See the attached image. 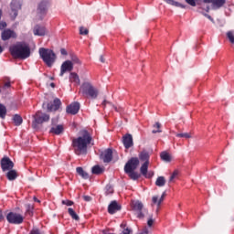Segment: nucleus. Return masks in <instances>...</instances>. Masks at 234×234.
<instances>
[{
    "label": "nucleus",
    "mask_w": 234,
    "mask_h": 234,
    "mask_svg": "<svg viewBox=\"0 0 234 234\" xmlns=\"http://www.w3.org/2000/svg\"><path fill=\"white\" fill-rule=\"evenodd\" d=\"M160 156H161V160H163V162H171V160H173V157L167 152H162Z\"/></svg>",
    "instance_id": "cd10ccee"
},
{
    "label": "nucleus",
    "mask_w": 234,
    "mask_h": 234,
    "mask_svg": "<svg viewBox=\"0 0 234 234\" xmlns=\"http://www.w3.org/2000/svg\"><path fill=\"white\" fill-rule=\"evenodd\" d=\"M90 142H92V135L87 130L80 131V135L72 140L74 153L78 155L87 154V147L90 145Z\"/></svg>",
    "instance_id": "f257e3e1"
},
{
    "label": "nucleus",
    "mask_w": 234,
    "mask_h": 234,
    "mask_svg": "<svg viewBox=\"0 0 234 234\" xmlns=\"http://www.w3.org/2000/svg\"><path fill=\"white\" fill-rule=\"evenodd\" d=\"M149 167V161H145L144 165L141 166V174L143 176H145V178H151L153 176V173L147 174V169Z\"/></svg>",
    "instance_id": "aec40b11"
},
{
    "label": "nucleus",
    "mask_w": 234,
    "mask_h": 234,
    "mask_svg": "<svg viewBox=\"0 0 234 234\" xmlns=\"http://www.w3.org/2000/svg\"><path fill=\"white\" fill-rule=\"evenodd\" d=\"M6 218L9 224H23V220L25 219L21 214L16 212L8 213Z\"/></svg>",
    "instance_id": "20e7f679"
},
{
    "label": "nucleus",
    "mask_w": 234,
    "mask_h": 234,
    "mask_svg": "<svg viewBox=\"0 0 234 234\" xmlns=\"http://www.w3.org/2000/svg\"><path fill=\"white\" fill-rule=\"evenodd\" d=\"M102 105H103L104 107H106V105H110V107H113L115 111H118V108H117L116 106L112 105V103H111V102H109V101H104L102 102Z\"/></svg>",
    "instance_id": "a18cd8bd"
},
{
    "label": "nucleus",
    "mask_w": 234,
    "mask_h": 234,
    "mask_svg": "<svg viewBox=\"0 0 234 234\" xmlns=\"http://www.w3.org/2000/svg\"><path fill=\"white\" fill-rule=\"evenodd\" d=\"M176 136L177 138H186V140L189 138H193V134L191 133H176Z\"/></svg>",
    "instance_id": "f704fd0d"
},
{
    "label": "nucleus",
    "mask_w": 234,
    "mask_h": 234,
    "mask_svg": "<svg viewBox=\"0 0 234 234\" xmlns=\"http://www.w3.org/2000/svg\"><path fill=\"white\" fill-rule=\"evenodd\" d=\"M83 199H84L86 202H90V197H89V196H84V197H83Z\"/></svg>",
    "instance_id": "6e6d98bb"
},
{
    "label": "nucleus",
    "mask_w": 234,
    "mask_h": 234,
    "mask_svg": "<svg viewBox=\"0 0 234 234\" xmlns=\"http://www.w3.org/2000/svg\"><path fill=\"white\" fill-rule=\"evenodd\" d=\"M86 96H90V98H92L93 100H96V98H98V89L94 88H91L88 93L86 94Z\"/></svg>",
    "instance_id": "a878e982"
},
{
    "label": "nucleus",
    "mask_w": 234,
    "mask_h": 234,
    "mask_svg": "<svg viewBox=\"0 0 234 234\" xmlns=\"http://www.w3.org/2000/svg\"><path fill=\"white\" fill-rule=\"evenodd\" d=\"M50 87L54 89V87H56V84H54V82H51Z\"/></svg>",
    "instance_id": "e2e57ef3"
},
{
    "label": "nucleus",
    "mask_w": 234,
    "mask_h": 234,
    "mask_svg": "<svg viewBox=\"0 0 234 234\" xmlns=\"http://www.w3.org/2000/svg\"><path fill=\"white\" fill-rule=\"evenodd\" d=\"M93 87L94 86H92L90 82H84L80 86V92H82L83 94H87L90 91V90L92 89Z\"/></svg>",
    "instance_id": "4be33fe9"
},
{
    "label": "nucleus",
    "mask_w": 234,
    "mask_h": 234,
    "mask_svg": "<svg viewBox=\"0 0 234 234\" xmlns=\"http://www.w3.org/2000/svg\"><path fill=\"white\" fill-rule=\"evenodd\" d=\"M122 234H131V229H124L122 232Z\"/></svg>",
    "instance_id": "864d4df0"
},
{
    "label": "nucleus",
    "mask_w": 234,
    "mask_h": 234,
    "mask_svg": "<svg viewBox=\"0 0 234 234\" xmlns=\"http://www.w3.org/2000/svg\"><path fill=\"white\" fill-rule=\"evenodd\" d=\"M138 165H140V160H138L136 157H133L126 163L124 171H134L138 168Z\"/></svg>",
    "instance_id": "9d476101"
},
{
    "label": "nucleus",
    "mask_w": 234,
    "mask_h": 234,
    "mask_svg": "<svg viewBox=\"0 0 234 234\" xmlns=\"http://www.w3.org/2000/svg\"><path fill=\"white\" fill-rule=\"evenodd\" d=\"M105 193L106 195H112V193H114V188H112V186L111 185L106 186Z\"/></svg>",
    "instance_id": "58836bf2"
},
{
    "label": "nucleus",
    "mask_w": 234,
    "mask_h": 234,
    "mask_svg": "<svg viewBox=\"0 0 234 234\" xmlns=\"http://www.w3.org/2000/svg\"><path fill=\"white\" fill-rule=\"evenodd\" d=\"M34 36H47V28L45 26L37 25L33 29Z\"/></svg>",
    "instance_id": "2eb2a0df"
},
{
    "label": "nucleus",
    "mask_w": 234,
    "mask_h": 234,
    "mask_svg": "<svg viewBox=\"0 0 234 234\" xmlns=\"http://www.w3.org/2000/svg\"><path fill=\"white\" fill-rule=\"evenodd\" d=\"M120 209H122V207L116 201H112L108 207V212L110 215H114V213H116V211H120Z\"/></svg>",
    "instance_id": "dca6fc26"
},
{
    "label": "nucleus",
    "mask_w": 234,
    "mask_h": 234,
    "mask_svg": "<svg viewBox=\"0 0 234 234\" xmlns=\"http://www.w3.org/2000/svg\"><path fill=\"white\" fill-rule=\"evenodd\" d=\"M60 106L61 101L59 99H55L52 104H47L48 111H49V112H52V111H58V109H59Z\"/></svg>",
    "instance_id": "a211bd4d"
},
{
    "label": "nucleus",
    "mask_w": 234,
    "mask_h": 234,
    "mask_svg": "<svg viewBox=\"0 0 234 234\" xmlns=\"http://www.w3.org/2000/svg\"><path fill=\"white\" fill-rule=\"evenodd\" d=\"M2 89L4 90V91L5 89H10V82H5L4 87H2Z\"/></svg>",
    "instance_id": "603ef678"
},
{
    "label": "nucleus",
    "mask_w": 234,
    "mask_h": 234,
    "mask_svg": "<svg viewBox=\"0 0 234 234\" xmlns=\"http://www.w3.org/2000/svg\"><path fill=\"white\" fill-rule=\"evenodd\" d=\"M11 56L17 59H27L30 58V46L27 42H17L9 48Z\"/></svg>",
    "instance_id": "f03ea898"
},
{
    "label": "nucleus",
    "mask_w": 234,
    "mask_h": 234,
    "mask_svg": "<svg viewBox=\"0 0 234 234\" xmlns=\"http://www.w3.org/2000/svg\"><path fill=\"white\" fill-rule=\"evenodd\" d=\"M6 28V22H0V30H5Z\"/></svg>",
    "instance_id": "de8ad7c7"
},
{
    "label": "nucleus",
    "mask_w": 234,
    "mask_h": 234,
    "mask_svg": "<svg viewBox=\"0 0 234 234\" xmlns=\"http://www.w3.org/2000/svg\"><path fill=\"white\" fill-rule=\"evenodd\" d=\"M48 6H50V3H48V1H42L38 4L37 12L39 17L47 14V10H48Z\"/></svg>",
    "instance_id": "f8f14e48"
},
{
    "label": "nucleus",
    "mask_w": 234,
    "mask_h": 234,
    "mask_svg": "<svg viewBox=\"0 0 234 234\" xmlns=\"http://www.w3.org/2000/svg\"><path fill=\"white\" fill-rule=\"evenodd\" d=\"M1 167L3 171H10L14 169V162L8 157H4L1 160Z\"/></svg>",
    "instance_id": "ddd939ff"
},
{
    "label": "nucleus",
    "mask_w": 234,
    "mask_h": 234,
    "mask_svg": "<svg viewBox=\"0 0 234 234\" xmlns=\"http://www.w3.org/2000/svg\"><path fill=\"white\" fill-rule=\"evenodd\" d=\"M197 1L198 0H186V3H187V5L190 6H197Z\"/></svg>",
    "instance_id": "c03bdc74"
},
{
    "label": "nucleus",
    "mask_w": 234,
    "mask_h": 234,
    "mask_svg": "<svg viewBox=\"0 0 234 234\" xmlns=\"http://www.w3.org/2000/svg\"><path fill=\"white\" fill-rule=\"evenodd\" d=\"M155 186H157L158 187H164V186H165V177L159 176L155 181Z\"/></svg>",
    "instance_id": "c756f323"
},
{
    "label": "nucleus",
    "mask_w": 234,
    "mask_h": 234,
    "mask_svg": "<svg viewBox=\"0 0 234 234\" xmlns=\"http://www.w3.org/2000/svg\"><path fill=\"white\" fill-rule=\"evenodd\" d=\"M80 34L81 36H87V34H89V29L81 27H80Z\"/></svg>",
    "instance_id": "37998d69"
},
{
    "label": "nucleus",
    "mask_w": 234,
    "mask_h": 234,
    "mask_svg": "<svg viewBox=\"0 0 234 234\" xmlns=\"http://www.w3.org/2000/svg\"><path fill=\"white\" fill-rule=\"evenodd\" d=\"M165 197V192L163 193V195L160 197V198H163V200H164Z\"/></svg>",
    "instance_id": "680f3d73"
},
{
    "label": "nucleus",
    "mask_w": 234,
    "mask_h": 234,
    "mask_svg": "<svg viewBox=\"0 0 234 234\" xmlns=\"http://www.w3.org/2000/svg\"><path fill=\"white\" fill-rule=\"evenodd\" d=\"M101 158L105 164H109L111 160H112V149H107L101 154Z\"/></svg>",
    "instance_id": "6ab92c4d"
},
{
    "label": "nucleus",
    "mask_w": 234,
    "mask_h": 234,
    "mask_svg": "<svg viewBox=\"0 0 234 234\" xmlns=\"http://www.w3.org/2000/svg\"><path fill=\"white\" fill-rule=\"evenodd\" d=\"M162 202H164L163 197H160L158 196H154L152 197V204H154V206H157V207H159V206H161Z\"/></svg>",
    "instance_id": "bb28decb"
},
{
    "label": "nucleus",
    "mask_w": 234,
    "mask_h": 234,
    "mask_svg": "<svg viewBox=\"0 0 234 234\" xmlns=\"http://www.w3.org/2000/svg\"><path fill=\"white\" fill-rule=\"evenodd\" d=\"M6 116V107L0 103V118L5 119Z\"/></svg>",
    "instance_id": "e433bc0d"
},
{
    "label": "nucleus",
    "mask_w": 234,
    "mask_h": 234,
    "mask_svg": "<svg viewBox=\"0 0 234 234\" xmlns=\"http://www.w3.org/2000/svg\"><path fill=\"white\" fill-rule=\"evenodd\" d=\"M122 144L125 147V149H130V147H133V135L131 134H126L122 137Z\"/></svg>",
    "instance_id": "f3484780"
},
{
    "label": "nucleus",
    "mask_w": 234,
    "mask_h": 234,
    "mask_svg": "<svg viewBox=\"0 0 234 234\" xmlns=\"http://www.w3.org/2000/svg\"><path fill=\"white\" fill-rule=\"evenodd\" d=\"M209 9H210L209 6H207L205 10L206 12H209Z\"/></svg>",
    "instance_id": "0e129e2a"
},
{
    "label": "nucleus",
    "mask_w": 234,
    "mask_h": 234,
    "mask_svg": "<svg viewBox=\"0 0 234 234\" xmlns=\"http://www.w3.org/2000/svg\"><path fill=\"white\" fill-rule=\"evenodd\" d=\"M161 124L160 122H156L154 125V130L152 131L153 134H156V133H162V130H160Z\"/></svg>",
    "instance_id": "4c0bfd02"
},
{
    "label": "nucleus",
    "mask_w": 234,
    "mask_h": 234,
    "mask_svg": "<svg viewBox=\"0 0 234 234\" xmlns=\"http://www.w3.org/2000/svg\"><path fill=\"white\" fill-rule=\"evenodd\" d=\"M35 123H33V127H36V123H45V122H48L50 120V115L47 113H43L41 112H37L35 116Z\"/></svg>",
    "instance_id": "39448f33"
},
{
    "label": "nucleus",
    "mask_w": 234,
    "mask_h": 234,
    "mask_svg": "<svg viewBox=\"0 0 234 234\" xmlns=\"http://www.w3.org/2000/svg\"><path fill=\"white\" fill-rule=\"evenodd\" d=\"M21 10V1L20 0H13L11 2V18L16 19L17 17V11Z\"/></svg>",
    "instance_id": "0eeeda50"
},
{
    "label": "nucleus",
    "mask_w": 234,
    "mask_h": 234,
    "mask_svg": "<svg viewBox=\"0 0 234 234\" xmlns=\"http://www.w3.org/2000/svg\"><path fill=\"white\" fill-rule=\"evenodd\" d=\"M17 37V34L12 29H5L1 34V38L3 41H8V39H16Z\"/></svg>",
    "instance_id": "9b49d317"
},
{
    "label": "nucleus",
    "mask_w": 234,
    "mask_h": 234,
    "mask_svg": "<svg viewBox=\"0 0 234 234\" xmlns=\"http://www.w3.org/2000/svg\"><path fill=\"white\" fill-rule=\"evenodd\" d=\"M34 209V207L27 205V212L30 213V210Z\"/></svg>",
    "instance_id": "4d7b16f0"
},
{
    "label": "nucleus",
    "mask_w": 234,
    "mask_h": 234,
    "mask_svg": "<svg viewBox=\"0 0 234 234\" xmlns=\"http://www.w3.org/2000/svg\"><path fill=\"white\" fill-rule=\"evenodd\" d=\"M71 63H73V65H81V60H80V58L76 56L71 57Z\"/></svg>",
    "instance_id": "a19ab883"
},
{
    "label": "nucleus",
    "mask_w": 234,
    "mask_h": 234,
    "mask_svg": "<svg viewBox=\"0 0 234 234\" xmlns=\"http://www.w3.org/2000/svg\"><path fill=\"white\" fill-rule=\"evenodd\" d=\"M62 204L64 206H74V202H72L71 200H62Z\"/></svg>",
    "instance_id": "49530a36"
},
{
    "label": "nucleus",
    "mask_w": 234,
    "mask_h": 234,
    "mask_svg": "<svg viewBox=\"0 0 234 234\" xmlns=\"http://www.w3.org/2000/svg\"><path fill=\"white\" fill-rule=\"evenodd\" d=\"M35 202H39V200L37 197H34Z\"/></svg>",
    "instance_id": "774afa93"
},
{
    "label": "nucleus",
    "mask_w": 234,
    "mask_h": 234,
    "mask_svg": "<svg viewBox=\"0 0 234 234\" xmlns=\"http://www.w3.org/2000/svg\"><path fill=\"white\" fill-rule=\"evenodd\" d=\"M38 54L41 59L48 65V67H52L56 63L57 56L52 49L40 48Z\"/></svg>",
    "instance_id": "7ed1b4c3"
},
{
    "label": "nucleus",
    "mask_w": 234,
    "mask_h": 234,
    "mask_svg": "<svg viewBox=\"0 0 234 234\" xmlns=\"http://www.w3.org/2000/svg\"><path fill=\"white\" fill-rule=\"evenodd\" d=\"M154 223V220H153V217H151L147 221L149 228H151V226H153Z\"/></svg>",
    "instance_id": "09e8293b"
},
{
    "label": "nucleus",
    "mask_w": 234,
    "mask_h": 234,
    "mask_svg": "<svg viewBox=\"0 0 234 234\" xmlns=\"http://www.w3.org/2000/svg\"><path fill=\"white\" fill-rule=\"evenodd\" d=\"M125 173H127V175H129V176H130V178H132V180H138V178H140V175H138V173L134 172V170L125 171Z\"/></svg>",
    "instance_id": "7c9ffc66"
},
{
    "label": "nucleus",
    "mask_w": 234,
    "mask_h": 234,
    "mask_svg": "<svg viewBox=\"0 0 234 234\" xmlns=\"http://www.w3.org/2000/svg\"><path fill=\"white\" fill-rule=\"evenodd\" d=\"M2 52H3V47H1L0 45V54H2Z\"/></svg>",
    "instance_id": "69168bd1"
},
{
    "label": "nucleus",
    "mask_w": 234,
    "mask_h": 234,
    "mask_svg": "<svg viewBox=\"0 0 234 234\" xmlns=\"http://www.w3.org/2000/svg\"><path fill=\"white\" fill-rule=\"evenodd\" d=\"M69 81L70 83H74V85H80V76H78V73L71 72L69 74Z\"/></svg>",
    "instance_id": "5701e85b"
},
{
    "label": "nucleus",
    "mask_w": 234,
    "mask_h": 234,
    "mask_svg": "<svg viewBox=\"0 0 234 234\" xmlns=\"http://www.w3.org/2000/svg\"><path fill=\"white\" fill-rule=\"evenodd\" d=\"M74 69V63L70 60H66L62 63L60 67V73L59 76L63 77L65 75V72H72Z\"/></svg>",
    "instance_id": "1a4fd4ad"
},
{
    "label": "nucleus",
    "mask_w": 234,
    "mask_h": 234,
    "mask_svg": "<svg viewBox=\"0 0 234 234\" xmlns=\"http://www.w3.org/2000/svg\"><path fill=\"white\" fill-rule=\"evenodd\" d=\"M76 171H77L78 175L80 176H81V178H84V180H88L89 174L85 170H83L82 167H77Z\"/></svg>",
    "instance_id": "b1692460"
},
{
    "label": "nucleus",
    "mask_w": 234,
    "mask_h": 234,
    "mask_svg": "<svg viewBox=\"0 0 234 234\" xmlns=\"http://www.w3.org/2000/svg\"><path fill=\"white\" fill-rule=\"evenodd\" d=\"M30 234H41V233L39 232V229H33L31 230Z\"/></svg>",
    "instance_id": "3c124183"
},
{
    "label": "nucleus",
    "mask_w": 234,
    "mask_h": 234,
    "mask_svg": "<svg viewBox=\"0 0 234 234\" xmlns=\"http://www.w3.org/2000/svg\"><path fill=\"white\" fill-rule=\"evenodd\" d=\"M0 92H5V90H3V88L0 87Z\"/></svg>",
    "instance_id": "338daca9"
},
{
    "label": "nucleus",
    "mask_w": 234,
    "mask_h": 234,
    "mask_svg": "<svg viewBox=\"0 0 234 234\" xmlns=\"http://www.w3.org/2000/svg\"><path fill=\"white\" fill-rule=\"evenodd\" d=\"M68 213L71 217V218H73V220H80V216H78V214H76V211H74L73 208L69 207L68 209Z\"/></svg>",
    "instance_id": "473e14b6"
},
{
    "label": "nucleus",
    "mask_w": 234,
    "mask_h": 234,
    "mask_svg": "<svg viewBox=\"0 0 234 234\" xmlns=\"http://www.w3.org/2000/svg\"><path fill=\"white\" fill-rule=\"evenodd\" d=\"M176 176H178V170H176L173 172V174L171 175L170 178H169V182H174L175 178H176Z\"/></svg>",
    "instance_id": "79ce46f5"
},
{
    "label": "nucleus",
    "mask_w": 234,
    "mask_h": 234,
    "mask_svg": "<svg viewBox=\"0 0 234 234\" xmlns=\"http://www.w3.org/2000/svg\"><path fill=\"white\" fill-rule=\"evenodd\" d=\"M100 61H101V63H105V58H103V56H101V57H100Z\"/></svg>",
    "instance_id": "13d9d810"
},
{
    "label": "nucleus",
    "mask_w": 234,
    "mask_h": 234,
    "mask_svg": "<svg viewBox=\"0 0 234 234\" xmlns=\"http://www.w3.org/2000/svg\"><path fill=\"white\" fill-rule=\"evenodd\" d=\"M68 114H78L80 112V102H73L67 107Z\"/></svg>",
    "instance_id": "4468645a"
},
{
    "label": "nucleus",
    "mask_w": 234,
    "mask_h": 234,
    "mask_svg": "<svg viewBox=\"0 0 234 234\" xmlns=\"http://www.w3.org/2000/svg\"><path fill=\"white\" fill-rule=\"evenodd\" d=\"M167 5H171L172 6H176L177 8H186V5L183 4H180L177 1L175 0H164Z\"/></svg>",
    "instance_id": "393cba45"
},
{
    "label": "nucleus",
    "mask_w": 234,
    "mask_h": 234,
    "mask_svg": "<svg viewBox=\"0 0 234 234\" xmlns=\"http://www.w3.org/2000/svg\"><path fill=\"white\" fill-rule=\"evenodd\" d=\"M13 121H14L15 125H16V126H19V125H21V123H23V118L20 117L19 114L14 115Z\"/></svg>",
    "instance_id": "2f4dec72"
},
{
    "label": "nucleus",
    "mask_w": 234,
    "mask_h": 234,
    "mask_svg": "<svg viewBox=\"0 0 234 234\" xmlns=\"http://www.w3.org/2000/svg\"><path fill=\"white\" fill-rule=\"evenodd\" d=\"M91 173L93 175H101V173H103V168H101L100 165H95L92 167Z\"/></svg>",
    "instance_id": "72a5a7b5"
},
{
    "label": "nucleus",
    "mask_w": 234,
    "mask_h": 234,
    "mask_svg": "<svg viewBox=\"0 0 234 234\" xmlns=\"http://www.w3.org/2000/svg\"><path fill=\"white\" fill-rule=\"evenodd\" d=\"M2 17H3V9H0V21Z\"/></svg>",
    "instance_id": "052dcab7"
},
{
    "label": "nucleus",
    "mask_w": 234,
    "mask_h": 234,
    "mask_svg": "<svg viewBox=\"0 0 234 234\" xmlns=\"http://www.w3.org/2000/svg\"><path fill=\"white\" fill-rule=\"evenodd\" d=\"M201 14L205 16V17H207V19H209V21H213V17H211V16L204 13V12H201Z\"/></svg>",
    "instance_id": "8fccbe9b"
},
{
    "label": "nucleus",
    "mask_w": 234,
    "mask_h": 234,
    "mask_svg": "<svg viewBox=\"0 0 234 234\" xmlns=\"http://www.w3.org/2000/svg\"><path fill=\"white\" fill-rule=\"evenodd\" d=\"M139 158L143 160V162H149V154L147 152H142Z\"/></svg>",
    "instance_id": "c9c22d12"
},
{
    "label": "nucleus",
    "mask_w": 234,
    "mask_h": 234,
    "mask_svg": "<svg viewBox=\"0 0 234 234\" xmlns=\"http://www.w3.org/2000/svg\"><path fill=\"white\" fill-rule=\"evenodd\" d=\"M6 176L9 180H16L17 178V172L16 170H9L6 174Z\"/></svg>",
    "instance_id": "c85d7f7f"
},
{
    "label": "nucleus",
    "mask_w": 234,
    "mask_h": 234,
    "mask_svg": "<svg viewBox=\"0 0 234 234\" xmlns=\"http://www.w3.org/2000/svg\"><path fill=\"white\" fill-rule=\"evenodd\" d=\"M227 37H228L229 41H230L234 45V32L229 31L227 33Z\"/></svg>",
    "instance_id": "ea45409f"
},
{
    "label": "nucleus",
    "mask_w": 234,
    "mask_h": 234,
    "mask_svg": "<svg viewBox=\"0 0 234 234\" xmlns=\"http://www.w3.org/2000/svg\"><path fill=\"white\" fill-rule=\"evenodd\" d=\"M207 5H210L212 10H218L226 5V0H203Z\"/></svg>",
    "instance_id": "6e6552de"
},
{
    "label": "nucleus",
    "mask_w": 234,
    "mask_h": 234,
    "mask_svg": "<svg viewBox=\"0 0 234 234\" xmlns=\"http://www.w3.org/2000/svg\"><path fill=\"white\" fill-rule=\"evenodd\" d=\"M63 131H65V127L63 126V124L52 126L50 129V133H52V134H61Z\"/></svg>",
    "instance_id": "412c9836"
},
{
    "label": "nucleus",
    "mask_w": 234,
    "mask_h": 234,
    "mask_svg": "<svg viewBox=\"0 0 234 234\" xmlns=\"http://www.w3.org/2000/svg\"><path fill=\"white\" fill-rule=\"evenodd\" d=\"M0 220H3V211L0 210Z\"/></svg>",
    "instance_id": "bf43d9fd"
},
{
    "label": "nucleus",
    "mask_w": 234,
    "mask_h": 234,
    "mask_svg": "<svg viewBox=\"0 0 234 234\" xmlns=\"http://www.w3.org/2000/svg\"><path fill=\"white\" fill-rule=\"evenodd\" d=\"M132 207L133 211L136 212L138 218H144V217H145L144 212H142V209H144V204L141 201H133Z\"/></svg>",
    "instance_id": "423d86ee"
},
{
    "label": "nucleus",
    "mask_w": 234,
    "mask_h": 234,
    "mask_svg": "<svg viewBox=\"0 0 234 234\" xmlns=\"http://www.w3.org/2000/svg\"><path fill=\"white\" fill-rule=\"evenodd\" d=\"M60 54L62 55V56H67V49H65V48H61L60 49Z\"/></svg>",
    "instance_id": "5fc2aeb1"
}]
</instances>
